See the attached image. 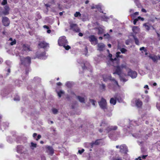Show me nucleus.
<instances>
[{
    "instance_id": "nucleus-1",
    "label": "nucleus",
    "mask_w": 160,
    "mask_h": 160,
    "mask_svg": "<svg viewBox=\"0 0 160 160\" xmlns=\"http://www.w3.org/2000/svg\"><path fill=\"white\" fill-rule=\"evenodd\" d=\"M16 151L20 154L21 158H25L29 156V152L27 148L22 145H17L16 147Z\"/></svg>"
},
{
    "instance_id": "nucleus-2",
    "label": "nucleus",
    "mask_w": 160,
    "mask_h": 160,
    "mask_svg": "<svg viewBox=\"0 0 160 160\" xmlns=\"http://www.w3.org/2000/svg\"><path fill=\"white\" fill-rule=\"evenodd\" d=\"M115 67L116 69L115 71L113 72V74H117L118 75L121 81H122L123 82H126L127 80L121 76L122 70L123 68L127 69V66L126 64H122L120 66L118 65Z\"/></svg>"
},
{
    "instance_id": "nucleus-3",
    "label": "nucleus",
    "mask_w": 160,
    "mask_h": 160,
    "mask_svg": "<svg viewBox=\"0 0 160 160\" xmlns=\"http://www.w3.org/2000/svg\"><path fill=\"white\" fill-rule=\"evenodd\" d=\"M68 41L65 36H62L59 38L58 43L59 46H63L66 50H68L70 48V47L68 45Z\"/></svg>"
},
{
    "instance_id": "nucleus-4",
    "label": "nucleus",
    "mask_w": 160,
    "mask_h": 160,
    "mask_svg": "<svg viewBox=\"0 0 160 160\" xmlns=\"http://www.w3.org/2000/svg\"><path fill=\"white\" fill-rule=\"evenodd\" d=\"M20 59L22 64L25 66H28L31 63V58L29 57H24L23 56H20Z\"/></svg>"
},
{
    "instance_id": "nucleus-5",
    "label": "nucleus",
    "mask_w": 160,
    "mask_h": 160,
    "mask_svg": "<svg viewBox=\"0 0 160 160\" xmlns=\"http://www.w3.org/2000/svg\"><path fill=\"white\" fill-rule=\"evenodd\" d=\"M102 78L105 82H107L108 80H110L113 81L116 85L118 86V82L114 78H112L111 75H104L102 76Z\"/></svg>"
},
{
    "instance_id": "nucleus-6",
    "label": "nucleus",
    "mask_w": 160,
    "mask_h": 160,
    "mask_svg": "<svg viewBox=\"0 0 160 160\" xmlns=\"http://www.w3.org/2000/svg\"><path fill=\"white\" fill-rule=\"evenodd\" d=\"M102 139H97L95 141H92L91 143H86V145L87 146L88 148H92L94 146L97 145L101 143V141H102Z\"/></svg>"
},
{
    "instance_id": "nucleus-7",
    "label": "nucleus",
    "mask_w": 160,
    "mask_h": 160,
    "mask_svg": "<svg viewBox=\"0 0 160 160\" xmlns=\"http://www.w3.org/2000/svg\"><path fill=\"white\" fill-rule=\"evenodd\" d=\"M32 50L30 46L27 44H23L22 45V54H26Z\"/></svg>"
},
{
    "instance_id": "nucleus-8",
    "label": "nucleus",
    "mask_w": 160,
    "mask_h": 160,
    "mask_svg": "<svg viewBox=\"0 0 160 160\" xmlns=\"http://www.w3.org/2000/svg\"><path fill=\"white\" fill-rule=\"evenodd\" d=\"M88 38L89 40L92 44L95 45L98 44V39L94 36L90 35L89 36Z\"/></svg>"
},
{
    "instance_id": "nucleus-9",
    "label": "nucleus",
    "mask_w": 160,
    "mask_h": 160,
    "mask_svg": "<svg viewBox=\"0 0 160 160\" xmlns=\"http://www.w3.org/2000/svg\"><path fill=\"white\" fill-rule=\"evenodd\" d=\"M47 56L46 55V53L45 52L39 53L38 52L36 54V57L34 58L33 59H35L36 58L42 59H45L47 58Z\"/></svg>"
},
{
    "instance_id": "nucleus-10",
    "label": "nucleus",
    "mask_w": 160,
    "mask_h": 160,
    "mask_svg": "<svg viewBox=\"0 0 160 160\" xmlns=\"http://www.w3.org/2000/svg\"><path fill=\"white\" fill-rule=\"evenodd\" d=\"M99 104L102 109L104 110L107 109V102L106 100L103 98H102L101 101L99 102Z\"/></svg>"
},
{
    "instance_id": "nucleus-11",
    "label": "nucleus",
    "mask_w": 160,
    "mask_h": 160,
    "mask_svg": "<svg viewBox=\"0 0 160 160\" xmlns=\"http://www.w3.org/2000/svg\"><path fill=\"white\" fill-rule=\"evenodd\" d=\"M143 118H144V116H143L142 118H139L138 119L137 121L132 120L130 123V125H132L133 126L139 125L141 124L142 123V119Z\"/></svg>"
},
{
    "instance_id": "nucleus-12",
    "label": "nucleus",
    "mask_w": 160,
    "mask_h": 160,
    "mask_svg": "<svg viewBox=\"0 0 160 160\" xmlns=\"http://www.w3.org/2000/svg\"><path fill=\"white\" fill-rule=\"evenodd\" d=\"M38 46L40 48L46 49L49 48V46L48 43L44 41L40 42L38 44Z\"/></svg>"
},
{
    "instance_id": "nucleus-13",
    "label": "nucleus",
    "mask_w": 160,
    "mask_h": 160,
    "mask_svg": "<svg viewBox=\"0 0 160 160\" xmlns=\"http://www.w3.org/2000/svg\"><path fill=\"white\" fill-rule=\"evenodd\" d=\"M70 28L71 30L76 32H78L80 30L77 24L75 23H71L70 25Z\"/></svg>"
},
{
    "instance_id": "nucleus-14",
    "label": "nucleus",
    "mask_w": 160,
    "mask_h": 160,
    "mask_svg": "<svg viewBox=\"0 0 160 160\" xmlns=\"http://www.w3.org/2000/svg\"><path fill=\"white\" fill-rule=\"evenodd\" d=\"M128 76H130L132 78L134 79L136 78L137 76V72L135 71L129 69L128 72Z\"/></svg>"
},
{
    "instance_id": "nucleus-15",
    "label": "nucleus",
    "mask_w": 160,
    "mask_h": 160,
    "mask_svg": "<svg viewBox=\"0 0 160 160\" xmlns=\"http://www.w3.org/2000/svg\"><path fill=\"white\" fill-rule=\"evenodd\" d=\"M117 128L118 127L117 126H109L106 128L104 132L106 133H108L112 131L115 130H117Z\"/></svg>"
},
{
    "instance_id": "nucleus-16",
    "label": "nucleus",
    "mask_w": 160,
    "mask_h": 160,
    "mask_svg": "<svg viewBox=\"0 0 160 160\" xmlns=\"http://www.w3.org/2000/svg\"><path fill=\"white\" fill-rule=\"evenodd\" d=\"M120 152H121L126 153L128 151L127 146L125 144H122L120 146Z\"/></svg>"
},
{
    "instance_id": "nucleus-17",
    "label": "nucleus",
    "mask_w": 160,
    "mask_h": 160,
    "mask_svg": "<svg viewBox=\"0 0 160 160\" xmlns=\"http://www.w3.org/2000/svg\"><path fill=\"white\" fill-rule=\"evenodd\" d=\"M2 22L3 25L5 26H8L10 22L9 19L6 17H3Z\"/></svg>"
},
{
    "instance_id": "nucleus-18",
    "label": "nucleus",
    "mask_w": 160,
    "mask_h": 160,
    "mask_svg": "<svg viewBox=\"0 0 160 160\" xmlns=\"http://www.w3.org/2000/svg\"><path fill=\"white\" fill-rule=\"evenodd\" d=\"M115 97L116 98L115 99H114L113 98H111L110 99V102L111 104H112L113 105H115L116 103V99L119 102H121L122 101V100L121 98H118L116 96H115Z\"/></svg>"
},
{
    "instance_id": "nucleus-19",
    "label": "nucleus",
    "mask_w": 160,
    "mask_h": 160,
    "mask_svg": "<svg viewBox=\"0 0 160 160\" xmlns=\"http://www.w3.org/2000/svg\"><path fill=\"white\" fill-rule=\"evenodd\" d=\"M121 54V52H117L116 53V58H114V59L111 58V59L112 60V61H116L118 63V61H117V58H122V55H120V54Z\"/></svg>"
},
{
    "instance_id": "nucleus-20",
    "label": "nucleus",
    "mask_w": 160,
    "mask_h": 160,
    "mask_svg": "<svg viewBox=\"0 0 160 160\" xmlns=\"http://www.w3.org/2000/svg\"><path fill=\"white\" fill-rule=\"evenodd\" d=\"M105 45L103 43H99L98 44V50L100 51H102L103 50Z\"/></svg>"
},
{
    "instance_id": "nucleus-21",
    "label": "nucleus",
    "mask_w": 160,
    "mask_h": 160,
    "mask_svg": "<svg viewBox=\"0 0 160 160\" xmlns=\"http://www.w3.org/2000/svg\"><path fill=\"white\" fill-rule=\"evenodd\" d=\"M4 9V10L2 12V13L4 15H8L9 13V11L10 10L8 6H5Z\"/></svg>"
},
{
    "instance_id": "nucleus-22",
    "label": "nucleus",
    "mask_w": 160,
    "mask_h": 160,
    "mask_svg": "<svg viewBox=\"0 0 160 160\" xmlns=\"http://www.w3.org/2000/svg\"><path fill=\"white\" fill-rule=\"evenodd\" d=\"M103 56L102 55L98 56L97 57H95L94 58L95 61L96 62V63H99L102 60V57Z\"/></svg>"
},
{
    "instance_id": "nucleus-23",
    "label": "nucleus",
    "mask_w": 160,
    "mask_h": 160,
    "mask_svg": "<svg viewBox=\"0 0 160 160\" xmlns=\"http://www.w3.org/2000/svg\"><path fill=\"white\" fill-rule=\"evenodd\" d=\"M133 32L135 34L139 33L140 32V28L137 26H133L132 28Z\"/></svg>"
},
{
    "instance_id": "nucleus-24",
    "label": "nucleus",
    "mask_w": 160,
    "mask_h": 160,
    "mask_svg": "<svg viewBox=\"0 0 160 160\" xmlns=\"http://www.w3.org/2000/svg\"><path fill=\"white\" fill-rule=\"evenodd\" d=\"M9 123L8 122H3L1 125V129H5L8 127Z\"/></svg>"
},
{
    "instance_id": "nucleus-25",
    "label": "nucleus",
    "mask_w": 160,
    "mask_h": 160,
    "mask_svg": "<svg viewBox=\"0 0 160 160\" xmlns=\"http://www.w3.org/2000/svg\"><path fill=\"white\" fill-rule=\"evenodd\" d=\"M47 152L49 153V154L52 155L53 154L54 151L52 147L51 146H48L47 148Z\"/></svg>"
},
{
    "instance_id": "nucleus-26",
    "label": "nucleus",
    "mask_w": 160,
    "mask_h": 160,
    "mask_svg": "<svg viewBox=\"0 0 160 160\" xmlns=\"http://www.w3.org/2000/svg\"><path fill=\"white\" fill-rule=\"evenodd\" d=\"M136 106L138 107H140L142 105V102L139 100L137 99L135 101Z\"/></svg>"
},
{
    "instance_id": "nucleus-27",
    "label": "nucleus",
    "mask_w": 160,
    "mask_h": 160,
    "mask_svg": "<svg viewBox=\"0 0 160 160\" xmlns=\"http://www.w3.org/2000/svg\"><path fill=\"white\" fill-rule=\"evenodd\" d=\"M118 49L120 50L122 53H125L127 51V50L124 48H121L119 46H118Z\"/></svg>"
},
{
    "instance_id": "nucleus-28",
    "label": "nucleus",
    "mask_w": 160,
    "mask_h": 160,
    "mask_svg": "<svg viewBox=\"0 0 160 160\" xmlns=\"http://www.w3.org/2000/svg\"><path fill=\"white\" fill-rule=\"evenodd\" d=\"M77 62L78 63H83L84 65V66H82V68L83 70H84L85 69H87V67L85 66V63H84L82 59L80 60H79L78 59L77 60Z\"/></svg>"
},
{
    "instance_id": "nucleus-29",
    "label": "nucleus",
    "mask_w": 160,
    "mask_h": 160,
    "mask_svg": "<svg viewBox=\"0 0 160 160\" xmlns=\"http://www.w3.org/2000/svg\"><path fill=\"white\" fill-rule=\"evenodd\" d=\"M7 91L5 90H3L1 92V95L2 97H6L7 95Z\"/></svg>"
},
{
    "instance_id": "nucleus-30",
    "label": "nucleus",
    "mask_w": 160,
    "mask_h": 160,
    "mask_svg": "<svg viewBox=\"0 0 160 160\" xmlns=\"http://www.w3.org/2000/svg\"><path fill=\"white\" fill-rule=\"evenodd\" d=\"M149 57L154 62H155L158 60V56H151Z\"/></svg>"
},
{
    "instance_id": "nucleus-31",
    "label": "nucleus",
    "mask_w": 160,
    "mask_h": 160,
    "mask_svg": "<svg viewBox=\"0 0 160 160\" xmlns=\"http://www.w3.org/2000/svg\"><path fill=\"white\" fill-rule=\"evenodd\" d=\"M107 125V123L104 120L102 121L101 123L100 124V126L103 128H105Z\"/></svg>"
},
{
    "instance_id": "nucleus-32",
    "label": "nucleus",
    "mask_w": 160,
    "mask_h": 160,
    "mask_svg": "<svg viewBox=\"0 0 160 160\" xmlns=\"http://www.w3.org/2000/svg\"><path fill=\"white\" fill-rule=\"evenodd\" d=\"M133 37L134 40L135 44L138 45H139V43L138 39L136 37V36L135 35H133Z\"/></svg>"
},
{
    "instance_id": "nucleus-33",
    "label": "nucleus",
    "mask_w": 160,
    "mask_h": 160,
    "mask_svg": "<svg viewBox=\"0 0 160 160\" xmlns=\"http://www.w3.org/2000/svg\"><path fill=\"white\" fill-rule=\"evenodd\" d=\"M77 97V98L81 102L84 103L85 100L84 98L80 96H78Z\"/></svg>"
},
{
    "instance_id": "nucleus-34",
    "label": "nucleus",
    "mask_w": 160,
    "mask_h": 160,
    "mask_svg": "<svg viewBox=\"0 0 160 160\" xmlns=\"http://www.w3.org/2000/svg\"><path fill=\"white\" fill-rule=\"evenodd\" d=\"M98 34L99 35L102 34L104 31V29L101 27L98 28Z\"/></svg>"
},
{
    "instance_id": "nucleus-35",
    "label": "nucleus",
    "mask_w": 160,
    "mask_h": 160,
    "mask_svg": "<svg viewBox=\"0 0 160 160\" xmlns=\"http://www.w3.org/2000/svg\"><path fill=\"white\" fill-rule=\"evenodd\" d=\"M7 141L9 143H12L13 141L12 139L10 137H8L7 138Z\"/></svg>"
},
{
    "instance_id": "nucleus-36",
    "label": "nucleus",
    "mask_w": 160,
    "mask_h": 160,
    "mask_svg": "<svg viewBox=\"0 0 160 160\" xmlns=\"http://www.w3.org/2000/svg\"><path fill=\"white\" fill-rule=\"evenodd\" d=\"M148 23H145L143 24V26H144L145 28V29L147 31H148L150 30V27L148 25Z\"/></svg>"
},
{
    "instance_id": "nucleus-37",
    "label": "nucleus",
    "mask_w": 160,
    "mask_h": 160,
    "mask_svg": "<svg viewBox=\"0 0 160 160\" xmlns=\"http://www.w3.org/2000/svg\"><path fill=\"white\" fill-rule=\"evenodd\" d=\"M96 6L97 7L96 8H97L99 12L103 13V12L102 11L101 6V4H98V5H96Z\"/></svg>"
},
{
    "instance_id": "nucleus-38",
    "label": "nucleus",
    "mask_w": 160,
    "mask_h": 160,
    "mask_svg": "<svg viewBox=\"0 0 160 160\" xmlns=\"http://www.w3.org/2000/svg\"><path fill=\"white\" fill-rule=\"evenodd\" d=\"M66 85L68 88H70L72 85V82H67L66 83Z\"/></svg>"
},
{
    "instance_id": "nucleus-39",
    "label": "nucleus",
    "mask_w": 160,
    "mask_h": 160,
    "mask_svg": "<svg viewBox=\"0 0 160 160\" xmlns=\"http://www.w3.org/2000/svg\"><path fill=\"white\" fill-rule=\"evenodd\" d=\"M57 93L58 97L60 98L61 97L62 94H64V92L62 90H60L59 92H57Z\"/></svg>"
},
{
    "instance_id": "nucleus-40",
    "label": "nucleus",
    "mask_w": 160,
    "mask_h": 160,
    "mask_svg": "<svg viewBox=\"0 0 160 160\" xmlns=\"http://www.w3.org/2000/svg\"><path fill=\"white\" fill-rule=\"evenodd\" d=\"M34 80L37 82H39L41 81V79L38 77L34 78Z\"/></svg>"
},
{
    "instance_id": "nucleus-41",
    "label": "nucleus",
    "mask_w": 160,
    "mask_h": 160,
    "mask_svg": "<svg viewBox=\"0 0 160 160\" xmlns=\"http://www.w3.org/2000/svg\"><path fill=\"white\" fill-rule=\"evenodd\" d=\"M103 36L105 38L107 39H109L110 38V35L108 33H107V34H104L103 35Z\"/></svg>"
},
{
    "instance_id": "nucleus-42",
    "label": "nucleus",
    "mask_w": 160,
    "mask_h": 160,
    "mask_svg": "<svg viewBox=\"0 0 160 160\" xmlns=\"http://www.w3.org/2000/svg\"><path fill=\"white\" fill-rule=\"evenodd\" d=\"M22 81L18 80H17L15 81V84L18 86H20V84L21 83Z\"/></svg>"
},
{
    "instance_id": "nucleus-43",
    "label": "nucleus",
    "mask_w": 160,
    "mask_h": 160,
    "mask_svg": "<svg viewBox=\"0 0 160 160\" xmlns=\"http://www.w3.org/2000/svg\"><path fill=\"white\" fill-rule=\"evenodd\" d=\"M81 16V14L80 13V12H76V13L74 14V16L76 17H80Z\"/></svg>"
},
{
    "instance_id": "nucleus-44",
    "label": "nucleus",
    "mask_w": 160,
    "mask_h": 160,
    "mask_svg": "<svg viewBox=\"0 0 160 160\" xmlns=\"http://www.w3.org/2000/svg\"><path fill=\"white\" fill-rule=\"evenodd\" d=\"M88 53V49L87 47L86 46L85 48V50L84 51V53H83L85 56H87Z\"/></svg>"
},
{
    "instance_id": "nucleus-45",
    "label": "nucleus",
    "mask_w": 160,
    "mask_h": 160,
    "mask_svg": "<svg viewBox=\"0 0 160 160\" xmlns=\"http://www.w3.org/2000/svg\"><path fill=\"white\" fill-rule=\"evenodd\" d=\"M90 101L92 103V104L93 106H95V104L96 103V102L93 99H91L90 100Z\"/></svg>"
},
{
    "instance_id": "nucleus-46",
    "label": "nucleus",
    "mask_w": 160,
    "mask_h": 160,
    "mask_svg": "<svg viewBox=\"0 0 160 160\" xmlns=\"http://www.w3.org/2000/svg\"><path fill=\"white\" fill-rule=\"evenodd\" d=\"M108 19H109V18L107 16H104L103 17H102V20L103 21H106Z\"/></svg>"
},
{
    "instance_id": "nucleus-47",
    "label": "nucleus",
    "mask_w": 160,
    "mask_h": 160,
    "mask_svg": "<svg viewBox=\"0 0 160 160\" xmlns=\"http://www.w3.org/2000/svg\"><path fill=\"white\" fill-rule=\"evenodd\" d=\"M52 111L53 113L54 114H57L58 112V110L55 108H53L52 109Z\"/></svg>"
},
{
    "instance_id": "nucleus-48",
    "label": "nucleus",
    "mask_w": 160,
    "mask_h": 160,
    "mask_svg": "<svg viewBox=\"0 0 160 160\" xmlns=\"http://www.w3.org/2000/svg\"><path fill=\"white\" fill-rule=\"evenodd\" d=\"M100 88L101 89H103L104 90H105V85L104 84H102L101 85H100Z\"/></svg>"
},
{
    "instance_id": "nucleus-49",
    "label": "nucleus",
    "mask_w": 160,
    "mask_h": 160,
    "mask_svg": "<svg viewBox=\"0 0 160 160\" xmlns=\"http://www.w3.org/2000/svg\"><path fill=\"white\" fill-rule=\"evenodd\" d=\"M139 14L138 12H136L134 13H133L131 14V16L133 17H135L136 15H138Z\"/></svg>"
},
{
    "instance_id": "nucleus-50",
    "label": "nucleus",
    "mask_w": 160,
    "mask_h": 160,
    "mask_svg": "<svg viewBox=\"0 0 160 160\" xmlns=\"http://www.w3.org/2000/svg\"><path fill=\"white\" fill-rule=\"evenodd\" d=\"M16 40L14 39L13 41H12L11 42H10V45H15L16 44Z\"/></svg>"
},
{
    "instance_id": "nucleus-51",
    "label": "nucleus",
    "mask_w": 160,
    "mask_h": 160,
    "mask_svg": "<svg viewBox=\"0 0 160 160\" xmlns=\"http://www.w3.org/2000/svg\"><path fill=\"white\" fill-rule=\"evenodd\" d=\"M6 63L7 65L10 66L11 65V62L9 60H7L6 61Z\"/></svg>"
},
{
    "instance_id": "nucleus-52",
    "label": "nucleus",
    "mask_w": 160,
    "mask_h": 160,
    "mask_svg": "<svg viewBox=\"0 0 160 160\" xmlns=\"http://www.w3.org/2000/svg\"><path fill=\"white\" fill-rule=\"evenodd\" d=\"M20 100L19 97L17 96L16 97L14 98V100L15 101H19Z\"/></svg>"
},
{
    "instance_id": "nucleus-53",
    "label": "nucleus",
    "mask_w": 160,
    "mask_h": 160,
    "mask_svg": "<svg viewBox=\"0 0 160 160\" xmlns=\"http://www.w3.org/2000/svg\"><path fill=\"white\" fill-rule=\"evenodd\" d=\"M7 3V0H3L2 2V4L4 5L6 4Z\"/></svg>"
},
{
    "instance_id": "nucleus-54",
    "label": "nucleus",
    "mask_w": 160,
    "mask_h": 160,
    "mask_svg": "<svg viewBox=\"0 0 160 160\" xmlns=\"http://www.w3.org/2000/svg\"><path fill=\"white\" fill-rule=\"evenodd\" d=\"M84 151V150L83 149H82L81 150H79L78 151V152L80 154H81L83 153Z\"/></svg>"
},
{
    "instance_id": "nucleus-55",
    "label": "nucleus",
    "mask_w": 160,
    "mask_h": 160,
    "mask_svg": "<svg viewBox=\"0 0 160 160\" xmlns=\"http://www.w3.org/2000/svg\"><path fill=\"white\" fill-rule=\"evenodd\" d=\"M111 160H122L121 158H113Z\"/></svg>"
},
{
    "instance_id": "nucleus-56",
    "label": "nucleus",
    "mask_w": 160,
    "mask_h": 160,
    "mask_svg": "<svg viewBox=\"0 0 160 160\" xmlns=\"http://www.w3.org/2000/svg\"><path fill=\"white\" fill-rule=\"evenodd\" d=\"M31 147H34V148H36L37 146L36 144L32 142L31 143Z\"/></svg>"
},
{
    "instance_id": "nucleus-57",
    "label": "nucleus",
    "mask_w": 160,
    "mask_h": 160,
    "mask_svg": "<svg viewBox=\"0 0 160 160\" xmlns=\"http://www.w3.org/2000/svg\"><path fill=\"white\" fill-rule=\"evenodd\" d=\"M143 50L144 52H146L147 51V50L144 47H142L140 48V50L142 51Z\"/></svg>"
},
{
    "instance_id": "nucleus-58",
    "label": "nucleus",
    "mask_w": 160,
    "mask_h": 160,
    "mask_svg": "<svg viewBox=\"0 0 160 160\" xmlns=\"http://www.w3.org/2000/svg\"><path fill=\"white\" fill-rule=\"evenodd\" d=\"M138 20H141L142 21H143L144 20V18H142V17H141L140 16H138Z\"/></svg>"
},
{
    "instance_id": "nucleus-59",
    "label": "nucleus",
    "mask_w": 160,
    "mask_h": 160,
    "mask_svg": "<svg viewBox=\"0 0 160 160\" xmlns=\"http://www.w3.org/2000/svg\"><path fill=\"white\" fill-rule=\"evenodd\" d=\"M138 18L135 19L133 22V23L134 25H136V23H137V22L138 21Z\"/></svg>"
},
{
    "instance_id": "nucleus-60",
    "label": "nucleus",
    "mask_w": 160,
    "mask_h": 160,
    "mask_svg": "<svg viewBox=\"0 0 160 160\" xmlns=\"http://www.w3.org/2000/svg\"><path fill=\"white\" fill-rule=\"evenodd\" d=\"M135 3L138 5L139 4V0H133Z\"/></svg>"
},
{
    "instance_id": "nucleus-61",
    "label": "nucleus",
    "mask_w": 160,
    "mask_h": 160,
    "mask_svg": "<svg viewBox=\"0 0 160 160\" xmlns=\"http://www.w3.org/2000/svg\"><path fill=\"white\" fill-rule=\"evenodd\" d=\"M157 107L158 110L160 111V104H157Z\"/></svg>"
},
{
    "instance_id": "nucleus-62",
    "label": "nucleus",
    "mask_w": 160,
    "mask_h": 160,
    "mask_svg": "<svg viewBox=\"0 0 160 160\" xmlns=\"http://www.w3.org/2000/svg\"><path fill=\"white\" fill-rule=\"evenodd\" d=\"M107 115L109 117H110L112 116V113L111 112H109L108 113H107Z\"/></svg>"
},
{
    "instance_id": "nucleus-63",
    "label": "nucleus",
    "mask_w": 160,
    "mask_h": 160,
    "mask_svg": "<svg viewBox=\"0 0 160 160\" xmlns=\"http://www.w3.org/2000/svg\"><path fill=\"white\" fill-rule=\"evenodd\" d=\"M41 138V136L40 135H38L37 137V138H36V140H38L39 139H40Z\"/></svg>"
},
{
    "instance_id": "nucleus-64",
    "label": "nucleus",
    "mask_w": 160,
    "mask_h": 160,
    "mask_svg": "<svg viewBox=\"0 0 160 160\" xmlns=\"http://www.w3.org/2000/svg\"><path fill=\"white\" fill-rule=\"evenodd\" d=\"M7 72L8 73H7V75H8L9 73L10 72V69L9 68H8L7 69Z\"/></svg>"
}]
</instances>
